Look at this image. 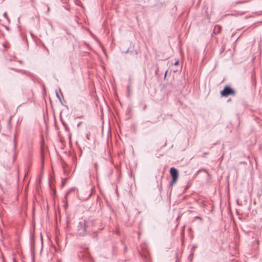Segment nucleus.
I'll list each match as a JSON object with an SVG mask.
<instances>
[{
    "mask_svg": "<svg viewBox=\"0 0 262 262\" xmlns=\"http://www.w3.org/2000/svg\"><path fill=\"white\" fill-rule=\"evenodd\" d=\"M90 224H92V222H86L85 220L80 222L77 226V233L83 236L89 233Z\"/></svg>",
    "mask_w": 262,
    "mask_h": 262,
    "instance_id": "nucleus-1",
    "label": "nucleus"
},
{
    "mask_svg": "<svg viewBox=\"0 0 262 262\" xmlns=\"http://www.w3.org/2000/svg\"><path fill=\"white\" fill-rule=\"evenodd\" d=\"M235 92L229 86L226 85L224 89L221 92V95L223 97H227L229 95H234Z\"/></svg>",
    "mask_w": 262,
    "mask_h": 262,
    "instance_id": "nucleus-2",
    "label": "nucleus"
},
{
    "mask_svg": "<svg viewBox=\"0 0 262 262\" xmlns=\"http://www.w3.org/2000/svg\"><path fill=\"white\" fill-rule=\"evenodd\" d=\"M170 174L172 178V181L170 183V185H172L178 180L179 176L178 170L174 167H171L170 169Z\"/></svg>",
    "mask_w": 262,
    "mask_h": 262,
    "instance_id": "nucleus-3",
    "label": "nucleus"
},
{
    "mask_svg": "<svg viewBox=\"0 0 262 262\" xmlns=\"http://www.w3.org/2000/svg\"><path fill=\"white\" fill-rule=\"evenodd\" d=\"M86 222H92V224H90L89 232H90L91 231H94V229H93V227H95L97 222L95 220H89L86 221Z\"/></svg>",
    "mask_w": 262,
    "mask_h": 262,
    "instance_id": "nucleus-4",
    "label": "nucleus"
},
{
    "mask_svg": "<svg viewBox=\"0 0 262 262\" xmlns=\"http://www.w3.org/2000/svg\"><path fill=\"white\" fill-rule=\"evenodd\" d=\"M222 27L220 25L215 26L213 30V32L214 33H220L222 30Z\"/></svg>",
    "mask_w": 262,
    "mask_h": 262,
    "instance_id": "nucleus-5",
    "label": "nucleus"
},
{
    "mask_svg": "<svg viewBox=\"0 0 262 262\" xmlns=\"http://www.w3.org/2000/svg\"><path fill=\"white\" fill-rule=\"evenodd\" d=\"M30 242H31V252L32 256V260L33 261V234H30Z\"/></svg>",
    "mask_w": 262,
    "mask_h": 262,
    "instance_id": "nucleus-6",
    "label": "nucleus"
},
{
    "mask_svg": "<svg viewBox=\"0 0 262 262\" xmlns=\"http://www.w3.org/2000/svg\"><path fill=\"white\" fill-rule=\"evenodd\" d=\"M55 93H56V97L59 99L60 102L61 103V104L63 105V102H62L63 98L59 95V93H58L57 91H56Z\"/></svg>",
    "mask_w": 262,
    "mask_h": 262,
    "instance_id": "nucleus-7",
    "label": "nucleus"
},
{
    "mask_svg": "<svg viewBox=\"0 0 262 262\" xmlns=\"http://www.w3.org/2000/svg\"><path fill=\"white\" fill-rule=\"evenodd\" d=\"M3 16H4L5 18H6L7 19V20H8V21H9V19L8 17V16H7V13H6V12H5V13L3 14Z\"/></svg>",
    "mask_w": 262,
    "mask_h": 262,
    "instance_id": "nucleus-8",
    "label": "nucleus"
},
{
    "mask_svg": "<svg viewBox=\"0 0 262 262\" xmlns=\"http://www.w3.org/2000/svg\"><path fill=\"white\" fill-rule=\"evenodd\" d=\"M250 0H244V1H238V2H236V4H239V3H242L243 2H249Z\"/></svg>",
    "mask_w": 262,
    "mask_h": 262,
    "instance_id": "nucleus-9",
    "label": "nucleus"
},
{
    "mask_svg": "<svg viewBox=\"0 0 262 262\" xmlns=\"http://www.w3.org/2000/svg\"><path fill=\"white\" fill-rule=\"evenodd\" d=\"M86 138L87 140H90V135L89 134H86Z\"/></svg>",
    "mask_w": 262,
    "mask_h": 262,
    "instance_id": "nucleus-10",
    "label": "nucleus"
},
{
    "mask_svg": "<svg viewBox=\"0 0 262 262\" xmlns=\"http://www.w3.org/2000/svg\"><path fill=\"white\" fill-rule=\"evenodd\" d=\"M179 63V60H177V61H176L174 63V66L178 65Z\"/></svg>",
    "mask_w": 262,
    "mask_h": 262,
    "instance_id": "nucleus-11",
    "label": "nucleus"
},
{
    "mask_svg": "<svg viewBox=\"0 0 262 262\" xmlns=\"http://www.w3.org/2000/svg\"><path fill=\"white\" fill-rule=\"evenodd\" d=\"M127 90H128V91L129 92H130V86L129 85H128L127 86Z\"/></svg>",
    "mask_w": 262,
    "mask_h": 262,
    "instance_id": "nucleus-12",
    "label": "nucleus"
},
{
    "mask_svg": "<svg viewBox=\"0 0 262 262\" xmlns=\"http://www.w3.org/2000/svg\"><path fill=\"white\" fill-rule=\"evenodd\" d=\"M30 33L32 38H33V32L32 31H30Z\"/></svg>",
    "mask_w": 262,
    "mask_h": 262,
    "instance_id": "nucleus-13",
    "label": "nucleus"
},
{
    "mask_svg": "<svg viewBox=\"0 0 262 262\" xmlns=\"http://www.w3.org/2000/svg\"><path fill=\"white\" fill-rule=\"evenodd\" d=\"M81 123H82L81 122H80L79 123H78L77 127H79L80 126V125L81 124Z\"/></svg>",
    "mask_w": 262,
    "mask_h": 262,
    "instance_id": "nucleus-14",
    "label": "nucleus"
},
{
    "mask_svg": "<svg viewBox=\"0 0 262 262\" xmlns=\"http://www.w3.org/2000/svg\"><path fill=\"white\" fill-rule=\"evenodd\" d=\"M167 71H166L165 73V74H164V77L165 78L166 75H167Z\"/></svg>",
    "mask_w": 262,
    "mask_h": 262,
    "instance_id": "nucleus-15",
    "label": "nucleus"
},
{
    "mask_svg": "<svg viewBox=\"0 0 262 262\" xmlns=\"http://www.w3.org/2000/svg\"><path fill=\"white\" fill-rule=\"evenodd\" d=\"M196 218H197L198 219H201V218L200 217H199V216H197V217H196Z\"/></svg>",
    "mask_w": 262,
    "mask_h": 262,
    "instance_id": "nucleus-16",
    "label": "nucleus"
},
{
    "mask_svg": "<svg viewBox=\"0 0 262 262\" xmlns=\"http://www.w3.org/2000/svg\"><path fill=\"white\" fill-rule=\"evenodd\" d=\"M95 166L96 168H97V165L96 164H95Z\"/></svg>",
    "mask_w": 262,
    "mask_h": 262,
    "instance_id": "nucleus-17",
    "label": "nucleus"
},
{
    "mask_svg": "<svg viewBox=\"0 0 262 262\" xmlns=\"http://www.w3.org/2000/svg\"><path fill=\"white\" fill-rule=\"evenodd\" d=\"M14 142H15V137H14Z\"/></svg>",
    "mask_w": 262,
    "mask_h": 262,
    "instance_id": "nucleus-18",
    "label": "nucleus"
},
{
    "mask_svg": "<svg viewBox=\"0 0 262 262\" xmlns=\"http://www.w3.org/2000/svg\"><path fill=\"white\" fill-rule=\"evenodd\" d=\"M0 187H1V184H0Z\"/></svg>",
    "mask_w": 262,
    "mask_h": 262,
    "instance_id": "nucleus-19",
    "label": "nucleus"
},
{
    "mask_svg": "<svg viewBox=\"0 0 262 262\" xmlns=\"http://www.w3.org/2000/svg\"><path fill=\"white\" fill-rule=\"evenodd\" d=\"M58 262H61L60 261H58Z\"/></svg>",
    "mask_w": 262,
    "mask_h": 262,
    "instance_id": "nucleus-20",
    "label": "nucleus"
}]
</instances>
